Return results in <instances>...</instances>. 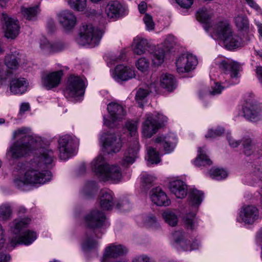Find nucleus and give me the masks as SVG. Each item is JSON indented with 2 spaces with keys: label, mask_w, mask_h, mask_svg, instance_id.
Instances as JSON below:
<instances>
[{
  "label": "nucleus",
  "mask_w": 262,
  "mask_h": 262,
  "mask_svg": "<svg viewBox=\"0 0 262 262\" xmlns=\"http://www.w3.org/2000/svg\"><path fill=\"white\" fill-rule=\"evenodd\" d=\"M31 222V219L28 217L18 218L13 221L10 225L11 236L8 244L9 249L12 250L18 245H30L37 239V234L35 231L30 229L23 230Z\"/></svg>",
  "instance_id": "nucleus-1"
},
{
  "label": "nucleus",
  "mask_w": 262,
  "mask_h": 262,
  "mask_svg": "<svg viewBox=\"0 0 262 262\" xmlns=\"http://www.w3.org/2000/svg\"><path fill=\"white\" fill-rule=\"evenodd\" d=\"M53 151L45 148L39 150L31 162V167L24 174V180H50L53 178L51 171H39L38 167L43 165L50 164L53 161Z\"/></svg>",
  "instance_id": "nucleus-2"
},
{
  "label": "nucleus",
  "mask_w": 262,
  "mask_h": 262,
  "mask_svg": "<svg viewBox=\"0 0 262 262\" xmlns=\"http://www.w3.org/2000/svg\"><path fill=\"white\" fill-rule=\"evenodd\" d=\"M30 129L27 128H21L13 133V139H21L22 141H17L14 142L7 151V155L12 159H18L28 154L32 148L27 143H23V141L29 139L30 137L29 135Z\"/></svg>",
  "instance_id": "nucleus-3"
},
{
  "label": "nucleus",
  "mask_w": 262,
  "mask_h": 262,
  "mask_svg": "<svg viewBox=\"0 0 262 262\" xmlns=\"http://www.w3.org/2000/svg\"><path fill=\"white\" fill-rule=\"evenodd\" d=\"M84 224L88 229L94 232L83 241L81 247L83 251H88L95 248L97 244V230L98 227V209L95 207L86 214L84 219Z\"/></svg>",
  "instance_id": "nucleus-4"
},
{
  "label": "nucleus",
  "mask_w": 262,
  "mask_h": 262,
  "mask_svg": "<svg viewBox=\"0 0 262 262\" xmlns=\"http://www.w3.org/2000/svg\"><path fill=\"white\" fill-rule=\"evenodd\" d=\"M154 47L145 38L137 37L134 40L133 50L135 54L140 55L147 52H152V61L156 66H159L164 61L165 51L163 49L157 48L154 51Z\"/></svg>",
  "instance_id": "nucleus-5"
},
{
  "label": "nucleus",
  "mask_w": 262,
  "mask_h": 262,
  "mask_svg": "<svg viewBox=\"0 0 262 262\" xmlns=\"http://www.w3.org/2000/svg\"><path fill=\"white\" fill-rule=\"evenodd\" d=\"M219 68L222 71L221 79H225V82L229 85L236 84L239 82V72L241 70L240 65L234 61L223 60L217 63Z\"/></svg>",
  "instance_id": "nucleus-6"
},
{
  "label": "nucleus",
  "mask_w": 262,
  "mask_h": 262,
  "mask_svg": "<svg viewBox=\"0 0 262 262\" xmlns=\"http://www.w3.org/2000/svg\"><path fill=\"white\" fill-rule=\"evenodd\" d=\"M85 88V82L83 79L72 75L68 78L64 95L67 98H77L84 95Z\"/></svg>",
  "instance_id": "nucleus-7"
},
{
  "label": "nucleus",
  "mask_w": 262,
  "mask_h": 262,
  "mask_svg": "<svg viewBox=\"0 0 262 262\" xmlns=\"http://www.w3.org/2000/svg\"><path fill=\"white\" fill-rule=\"evenodd\" d=\"M98 28L92 24H83L80 29L77 42L81 46L95 45L97 41Z\"/></svg>",
  "instance_id": "nucleus-8"
},
{
  "label": "nucleus",
  "mask_w": 262,
  "mask_h": 262,
  "mask_svg": "<svg viewBox=\"0 0 262 262\" xmlns=\"http://www.w3.org/2000/svg\"><path fill=\"white\" fill-rule=\"evenodd\" d=\"M110 119L104 118V124L108 127H113L117 122L122 120L126 115L124 106L117 102L110 103L107 105Z\"/></svg>",
  "instance_id": "nucleus-9"
},
{
  "label": "nucleus",
  "mask_w": 262,
  "mask_h": 262,
  "mask_svg": "<svg viewBox=\"0 0 262 262\" xmlns=\"http://www.w3.org/2000/svg\"><path fill=\"white\" fill-rule=\"evenodd\" d=\"M177 71L179 73H188L194 70L198 64L196 56L191 54H183L176 60Z\"/></svg>",
  "instance_id": "nucleus-10"
},
{
  "label": "nucleus",
  "mask_w": 262,
  "mask_h": 262,
  "mask_svg": "<svg viewBox=\"0 0 262 262\" xmlns=\"http://www.w3.org/2000/svg\"><path fill=\"white\" fill-rule=\"evenodd\" d=\"M101 140L102 151L108 154L119 152L122 146L120 137L115 134H104Z\"/></svg>",
  "instance_id": "nucleus-11"
},
{
  "label": "nucleus",
  "mask_w": 262,
  "mask_h": 262,
  "mask_svg": "<svg viewBox=\"0 0 262 262\" xmlns=\"http://www.w3.org/2000/svg\"><path fill=\"white\" fill-rule=\"evenodd\" d=\"M162 117L161 122L152 121V116L150 114H147L145 117V120L142 124V134L146 138H150L155 134L157 130L161 127L165 122H167V118L164 115H160Z\"/></svg>",
  "instance_id": "nucleus-12"
},
{
  "label": "nucleus",
  "mask_w": 262,
  "mask_h": 262,
  "mask_svg": "<svg viewBox=\"0 0 262 262\" xmlns=\"http://www.w3.org/2000/svg\"><path fill=\"white\" fill-rule=\"evenodd\" d=\"M210 31L212 37L222 40L227 35H229L233 31L232 27L228 20H223L216 22L207 29Z\"/></svg>",
  "instance_id": "nucleus-13"
},
{
  "label": "nucleus",
  "mask_w": 262,
  "mask_h": 262,
  "mask_svg": "<svg viewBox=\"0 0 262 262\" xmlns=\"http://www.w3.org/2000/svg\"><path fill=\"white\" fill-rule=\"evenodd\" d=\"M74 140L71 136L65 135L61 137L58 140L60 159L66 160L71 157L74 152Z\"/></svg>",
  "instance_id": "nucleus-14"
},
{
  "label": "nucleus",
  "mask_w": 262,
  "mask_h": 262,
  "mask_svg": "<svg viewBox=\"0 0 262 262\" xmlns=\"http://www.w3.org/2000/svg\"><path fill=\"white\" fill-rule=\"evenodd\" d=\"M2 20L5 37L11 39L15 38L19 33L20 27L18 20L5 14H3Z\"/></svg>",
  "instance_id": "nucleus-15"
},
{
  "label": "nucleus",
  "mask_w": 262,
  "mask_h": 262,
  "mask_svg": "<svg viewBox=\"0 0 262 262\" xmlns=\"http://www.w3.org/2000/svg\"><path fill=\"white\" fill-rule=\"evenodd\" d=\"M63 75L62 70L48 72L41 76L42 86L48 90L57 88L60 84Z\"/></svg>",
  "instance_id": "nucleus-16"
},
{
  "label": "nucleus",
  "mask_w": 262,
  "mask_h": 262,
  "mask_svg": "<svg viewBox=\"0 0 262 262\" xmlns=\"http://www.w3.org/2000/svg\"><path fill=\"white\" fill-rule=\"evenodd\" d=\"M173 238L174 242L178 246V248L182 250L187 251L196 250L199 248V243L197 240L193 241L190 244V241L185 239V232L182 231H177L173 233Z\"/></svg>",
  "instance_id": "nucleus-17"
},
{
  "label": "nucleus",
  "mask_w": 262,
  "mask_h": 262,
  "mask_svg": "<svg viewBox=\"0 0 262 262\" xmlns=\"http://www.w3.org/2000/svg\"><path fill=\"white\" fill-rule=\"evenodd\" d=\"M105 13L110 18H118L127 14V7L118 1L110 2L105 8Z\"/></svg>",
  "instance_id": "nucleus-18"
},
{
  "label": "nucleus",
  "mask_w": 262,
  "mask_h": 262,
  "mask_svg": "<svg viewBox=\"0 0 262 262\" xmlns=\"http://www.w3.org/2000/svg\"><path fill=\"white\" fill-rule=\"evenodd\" d=\"M58 20L66 31L73 29L77 24V18L73 12L69 10L60 12L57 15Z\"/></svg>",
  "instance_id": "nucleus-19"
},
{
  "label": "nucleus",
  "mask_w": 262,
  "mask_h": 262,
  "mask_svg": "<svg viewBox=\"0 0 262 262\" xmlns=\"http://www.w3.org/2000/svg\"><path fill=\"white\" fill-rule=\"evenodd\" d=\"M115 196L108 189H101L99 192V208L103 211L112 210L115 203Z\"/></svg>",
  "instance_id": "nucleus-20"
},
{
  "label": "nucleus",
  "mask_w": 262,
  "mask_h": 262,
  "mask_svg": "<svg viewBox=\"0 0 262 262\" xmlns=\"http://www.w3.org/2000/svg\"><path fill=\"white\" fill-rule=\"evenodd\" d=\"M135 77L136 71L133 68L120 64L115 69L114 78L118 81H127Z\"/></svg>",
  "instance_id": "nucleus-21"
},
{
  "label": "nucleus",
  "mask_w": 262,
  "mask_h": 262,
  "mask_svg": "<svg viewBox=\"0 0 262 262\" xmlns=\"http://www.w3.org/2000/svg\"><path fill=\"white\" fill-rule=\"evenodd\" d=\"M155 142L161 144L166 153H169L175 148L177 143V138L174 134L169 133L165 136H158L155 139Z\"/></svg>",
  "instance_id": "nucleus-22"
},
{
  "label": "nucleus",
  "mask_w": 262,
  "mask_h": 262,
  "mask_svg": "<svg viewBox=\"0 0 262 262\" xmlns=\"http://www.w3.org/2000/svg\"><path fill=\"white\" fill-rule=\"evenodd\" d=\"M242 111L244 117L248 120L256 122L261 119V110L256 105L246 103Z\"/></svg>",
  "instance_id": "nucleus-23"
},
{
  "label": "nucleus",
  "mask_w": 262,
  "mask_h": 262,
  "mask_svg": "<svg viewBox=\"0 0 262 262\" xmlns=\"http://www.w3.org/2000/svg\"><path fill=\"white\" fill-rule=\"evenodd\" d=\"M99 163L100 162L99 161ZM103 174L105 177L112 180H117L121 178L120 168L116 165H110L107 163H99V176Z\"/></svg>",
  "instance_id": "nucleus-24"
},
{
  "label": "nucleus",
  "mask_w": 262,
  "mask_h": 262,
  "mask_svg": "<svg viewBox=\"0 0 262 262\" xmlns=\"http://www.w3.org/2000/svg\"><path fill=\"white\" fill-rule=\"evenodd\" d=\"M240 216L243 222L251 224L259 218V212L255 206L247 205L243 207L240 213Z\"/></svg>",
  "instance_id": "nucleus-25"
},
{
  "label": "nucleus",
  "mask_w": 262,
  "mask_h": 262,
  "mask_svg": "<svg viewBox=\"0 0 262 262\" xmlns=\"http://www.w3.org/2000/svg\"><path fill=\"white\" fill-rule=\"evenodd\" d=\"M139 150V142L138 140H134L132 145L129 146L124 153L122 165L126 166L132 164L138 157Z\"/></svg>",
  "instance_id": "nucleus-26"
},
{
  "label": "nucleus",
  "mask_w": 262,
  "mask_h": 262,
  "mask_svg": "<svg viewBox=\"0 0 262 262\" xmlns=\"http://www.w3.org/2000/svg\"><path fill=\"white\" fill-rule=\"evenodd\" d=\"M150 198L152 202L159 206H167L170 204L166 194L159 187L153 188L151 192Z\"/></svg>",
  "instance_id": "nucleus-27"
},
{
  "label": "nucleus",
  "mask_w": 262,
  "mask_h": 262,
  "mask_svg": "<svg viewBox=\"0 0 262 262\" xmlns=\"http://www.w3.org/2000/svg\"><path fill=\"white\" fill-rule=\"evenodd\" d=\"M169 189L171 193L179 199L184 198L187 194V185L184 181H170Z\"/></svg>",
  "instance_id": "nucleus-28"
},
{
  "label": "nucleus",
  "mask_w": 262,
  "mask_h": 262,
  "mask_svg": "<svg viewBox=\"0 0 262 262\" xmlns=\"http://www.w3.org/2000/svg\"><path fill=\"white\" fill-rule=\"evenodd\" d=\"M28 82L24 78H15L10 82V90L14 94H21L27 91Z\"/></svg>",
  "instance_id": "nucleus-29"
},
{
  "label": "nucleus",
  "mask_w": 262,
  "mask_h": 262,
  "mask_svg": "<svg viewBox=\"0 0 262 262\" xmlns=\"http://www.w3.org/2000/svg\"><path fill=\"white\" fill-rule=\"evenodd\" d=\"M157 83L154 82L150 83L149 86H147L148 89L140 88L137 91L135 96V99L140 107H142L143 106L142 102L149 94V92L157 91Z\"/></svg>",
  "instance_id": "nucleus-30"
},
{
  "label": "nucleus",
  "mask_w": 262,
  "mask_h": 262,
  "mask_svg": "<svg viewBox=\"0 0 262 262\" xmlns=\"http://www.w3.org/2000/svg\"><path fill=\"white\" fill-rule=\"evenodd\" d=\"M221 40L223 41L225 47L229 50L238 48L242 43L241 38L235 34L233 30L232 31V33L230 35H227Z\"/></svg>",
  "instance_id": "nucleus-31"
},
{
  "label": "nucleus",
  "mask_w": 262,
  "mask_h": 262,
  "mask_svg": "<svg viewBox=\"0 0 262 262\" xmlns=\"http://www.w3.org/2000/svg\"><path fill=\"white\" fill-rule=\"evenodd\" d=\"M160 85L162 88L168 91H172L176 87V79L172 74H163L160 78Z\"/></svg>",
  "instance_id": "nucleus-32"
},
{
  "label": "nucleus",
  "mask_w": 262,
  "mask_h": 262,
  "mask_svg": "<svg viewBox=\"0 0 262 262\" xmlns=\"http://www.w3.org/2000/svg\"><path fill=\"white\" fill-rule=\"evenodd\" d=\"M46 181H14V185L22 191H29L45 185Z\"/></svg>",
  "instance_id": "nucleus-33"
},
{
  "label": "nucleus",
  "mask_w": 262,
  "mask_h": 262,
  "mask_svg": "<svg viewBox=\"0 0 262 262\" xmlns=\"http://www.w3.org/2000/svg\"><path fill=\"white\" fill-rule=\"evenodd\" d=\"M20 12L25 18L29 20H33L36 19L37 15L39 13V10L37 6L29 7L22 6Z\"/></svg>",
  "instance_id": "nucleus-34"
},
{
  "label": "nucleus",
  "mask_w": 262,
  "mask_h": 262,
  "mask_svg": "<svg viewBox=\"0 0 262 262\" xmlns=\"http://www.w3.org/2000/svg\"><path fill=\"white\" fill-rule=\"evenodd\" d=\"M204 198V193L195 188L190 189L189 199L192 206L198 207L201 204Z\"/></svg>",
  "instance_id": "nucleus-35"
},
{
  "label": "nucleus",
  "mask_w": 262,
  "mask_h": 262,
  "mask_svg": "<svg viewBox=\"0 0 262 262\" xmlns=\"http://www.w3.org/2000/svg\"><path fill=\"white\" fill-rule=\"evenodd\" d=\"M244 154L247 156H250L253 154L255 150V144L251 137L247 135L244 136L242 140Z\"/></svg>",
  "instance_id": "nucleus-36"
},
{
  "label": "nucleus",
  "mask_w": 262,
  "mask_h": 262,
  "mask_svg": "<svg viewBox=\"0 0 262 262\" xmlns=\"http://www.w3.org/2000/svg\"><path fill=\"white\" fill-rule=\"evenodd\" d=\"M235 24L239 30L247 32L249 29V21L248 17L244 14H239L235 17Z\"/></svg>",
  "instance_id": "nucleus-37"
},
{
  "label": "nucleus",
  "mask_w": 262,
  "mask_h": 262,
  "mask_svg": "<svg viewBox=\"0 0 262 262\" xmlns=\"http://www.w3.org/2000/svg\"><path fill=\"white\" fill-rule=\"evenodd\" d=\"M12 215V210L9 203L0 205V221L5 222L10 220Z\"/></svg>",
  "instance_id": "nucleus-38"
},
{
  "label": "nucleus",
  "mask_w": 262,
  "mask_h": 262,
  "mask_svg": "<svg viewBox=\"0 0 262 262\" xmlns=\"http://www.w3.org/2000/svg\"><path fill=\"white\" fill-rule=\"evenodd\" d=\"M199 155L194 161V164L196 166H205L207 165H210L212 164V161L205 154V151L201 147H199Z\"/></svg>",
  "instance_id": "nucleus-39"
},
{
  "label": "nucleus",
  "mask_w": 262,
  "mask_h": 262,
  "mask_svg": "<svg viewBox=\"0 0 262 262\" xmlns=\"http://www.w3.org/2000/svg\"><path fill=\"white\" fill-rule=\"evenodd\" d=\"M212 16L213 13L212 11L208 10L206 8H203L200 9L196 14L198 20L205 24L206 25L210 23Z\"/></svg>",
  "instance_id": "nucleus-40"
},
{
  "label": "nucleus",
  "mask_w": 262,
  "mask_h": 262,
  "mask_svg": "<svg viewBox=\"0 0 262 262\" xmlns=\"http://www.w3.org/2000/svg\"><path fill=\"white\" fill-rule=\"evenodd\" d=\"M68 4L75 11L82 12L86 8L87 0H69Z\"/></svg>",
  "instance_id": "nucleus-41"
},
{
  "label": "nucleus",
  "mask_w": 262,
  "mask_h": 262,
  "mask_svg": "<svg viewBox=\"0 0 262 262\" xmlns=\"http://www.w3.org/2000/svg\"><path fill=\"white\" fill-rule=\"evenodd\" d=\"M209 174L212 179H226L228 172L224 168L214 167L211 168Z\"/></svg>",
  "instance_id": "nucleus-42"
},
{
  "label": "nucleus",
  "mask_w": 262,
  "mask_h": 262,
  "mask_svg": "<svg viewBox=\"0 0 262 262\" xmlns=\"http://www.w3.org/2000/svg\"><path fill=\"white\" fill-rule=\"evenodd\" d=\"M162 217L165 222L171 226H175L178 223V217L176 214L170 210H166L162 213Z\"/></svg>",
  "instance_id": "nucleus-43"
},
{
  "label": "nucleus",
  "mask_w": 262,
  "mask_h": 262,
  "mask_svg": "<svg viewBox=\"0 0 262 262\" xmlns=\"http://www.w3.org/2000/svg\"><path fill=\"white\" fill-rule=\"evenodd\" d=\"M4 63L6 66L11 70H16L19 64L15 56L11 54H8L5 57Z\"/></svg>",
  "instance_id": "nucleus-44"
},
{
  "label": "nucleus",
  "mask_w": 262,
  "mask_h": 262,
  "mask_svg": "<svg viewBox=\"0 0 262 262\" xmlns=\"http://www.w3.org/2000/svg\"><path fill=\"white\" fill-rule=\"evenodd\" d=\"M139 122L137 120H128L125 123V127L132 137H135L137 140L136 136L138 135V126Z\"/></svg>",
  "instance_id": "nucleus-45"
},
{
  "label": "nucleus",
  "mask_w": 262,
  "mask_h": 262,
  "mask_svg": "<svg viewBox=\"0 0 262 262\" xmlns=\"http://www.w3.org/2000/svg\"><path fill=\"white\" fill-rule=\"evenodd\" d=\"M184 221L187 227L191 230L194 229L197 226L198 222L195 213H189L186 214Z\"/></svg>",
  "instance_id": "nucleus-46"
},
{
  "label": "nucleus",
  "mask_w": 262,
  "mask_h": 262,
  "mask_svg": "<svg viewBox=\"0 0 262 262\" xmlns=\"http://www.w3.org/2000/svg\"><path fill=\"white\" fill-rule=\"evenodd\" d=\"M150 62L149 60L145 57H141L138 59L135 62L136 68L141 72L147 71L149 67Z\"/></svg>",
  "instance_id": "nucleus-47"
},
{
  "label": "nucleus",
  "mask_w": 262,
  "mask_h": 262,
  "mask_svg": "<svg viewBox=\"0 0 262 262\" xmlns=\"http://www.w3.org/2000/svg\"><path fill=\"white\" fill-rule=\"evenodd\" d=\"M147 154L148 156V160L151 163L157 164L160 162V157L158 152L151 147H148L147 149Z\"/></svg>",
  "instance_id": "nucleus-48"
},
{
  "label": "nucleus",
  "mask_w": 262,
  "mask_h": 262,
  "mask_svg": "<svg viewBox=\"0 0 262 262\" xmlns=\"http://www.w3.org/2000/svg\"><path fill=\"white\" fill-rule=\"evenodd\" d=\"M66 48V45L61 41L51 42V54L61 52Z\"/></svg>",
  "instance_id": "nucleus-49"
},
{
  "label": "nucleus",
  "mask_w": 262,
  "mask_h": 262,
  "mask_svg": "<svg viewBox=\"0 0 262 262\" xmlns=\"http://www.w3.org/2000/svg\"><path fill=\"white\" fill-rule=\"evenodd\" d=\"M224 133V129L223 127H217L215 129H209L205 135L206 138H214L221 136Z\"/></svg>",
  "instance_id": "nucleus-50"
},
{
  "label": "nucleus",
  "mask_w": 262,
  "mask_h": 262,
  "mask_svg": "<svg viewBox=\"0 0 262 262\" xmlns=\"http://www.w3.org/2000/svg\"><path fill=\"white\" fill-rule=\"evenodd\" d=\"M39 47L42 52L46 54H51V42H49L46 38L40 40Z\"/></svg>",
  "instance_id": "nucleus-51"
},
{
  "label": "nucleus",
  "mask_w": 262,
  "mask_h": 262,
  "mask_svg": "<svg viewBox=\"0 0 262 262\" xmlns=\"http://www.w3.org/2000/svg\"><path fill=\"white\" fill-rule=\"evenodd\" d=\"M143 21L147 30L151 31L154 29L155 23L151 15L148 14H145L143 18Z\"/></svg>",
  "instance_id": "nucleus-52"
},
{
  "label": "nucleus",
  "mask_w": 262,
  "mask_h": 262,
  "mask_svg": "<svg viewBox=\"0 0 262 262\" xmlns=\"http://www.w3.org/2000/svg\"><path fill=\"white\" fill-rule=\"evenodd\" d=\"M12 73L8 71H4L0 73V84L5 85L8 80L12 77Z\"/></svg>",
  "instance_id": "nucleus-53"
},
{
  "label": "nucleus",
  "mask_w": 262,
  "mask_h": 262,
  "mask_svg": "<svg viewBox=\"0 0 262 262\" xmlns=\"http://www.w3.org/2000/svg\"><path fill=\"white\" fill-rule=\"evenodd\" d=\"M116 207L118 209L123 211L129 210L130 208V204L127 200L118 201L116 204Z\"/></svg>",
  "instance_id": "nucleus-54"
},
{
  "label": "nucleus",
  "mask_w": 262,
  "mask_h": 262,
  "mask_svg": "<svg viewBox=\"0 0 262 262\" xmlns=\"http://www.w3.org/2000/svg\"><path fill=\"white\" fill-rule=\"evenodd\" d=\"M225 87L222 86L220 82H215V85L212 87L210 94L211 95H219L221 93L222 91L224 89Z\"/></svg>",
  "instance_id": "nucleus-55"
},
{
  "label": "nucleus",
  "mask_w": 262,
  "mask_h": 262,
  "mask_svg": "<svg viewBox=\"0 0 262 262\" xmlns=\"http://www.w3.org/2000/svg\"><path fill=\"white\" fill-rule=\"evenodd\" d=\"M99 229H105L109 226L106 216L104 213L99 212Z\"/></svg>",
  "instance_id": "nucleus-56"
},
{
  "label": "nucleus",
  "mask_w": 262,
  "mask_h": 262,
  "mask_svg": "<svg viewBox=\"0 0 262 262\" xmlns=\"http://www.w3.org/2000/svg\"><path fill=\"white\" fill-rule=\"evenodd\" d=\"M175 43V38L173 35H168L164 41V46L167 48H170Z\"/></svg>",
  "instance_id": "nucleus-57"
},
{
  "label": "nucleus",
  "mask_w": 262,
  "mask_h": 262,
  "mask_svg": "<svg viewBox=\"0 0 262 262\" xmlns=\"http://www.w3.org/2000/svg\"><path fill=\"white\" fill-rule=\"evenodd\" d=\"M90 168L92 172L96 175L98 173V158L97 157L90 163Z\"/></svg>",
  "instance_id": "nucleus-58"
},
{
  "label": "nucleus",
  "mask_w": 262,
  "mask_h": 262,
  "mask_svg": "<svg viewBox=\"0 0 262 262\" xmlns=\"http://www.w3.org/2000/svg\"><path fill=\"white\" fill-rule=\"evenodd\" d=\"M177 4L181 7L188 8L192 5L193 0H176Z\"/></svg>",
  "instance_id": "nucleus-59"
},
{
  "label": "nucleus",
  "mask_w": 262,
  "mask_h": 262,
  "mask_svg": "<svg viewBox=\"0 0 262 262\" xmlns=\"http://www.w3.org/2000/svg\"><path fill=\"white\" fill-rule=\"evenodd\" d=\"M133 262H151V260L146 255H142L136 257Z\"/></svg>",
  "instance_id": "nucleus-60"
},
{
  "label": "nucleus",
  "mask_w": 262,
  "mask_h": 262,
  "mask_svg": "<svg viewBox=\"0 0 262 262\" xmlns=\"http://www.w3.org/2000/svg\"><path fill=\"white\" fill-rule=\"evenodd\" d=\"M227 140L229 145L233 147H236L239 145L240 142L234 140L231 136L227 135Z\"/></svg>",
  "instance_id": "nucleus-61"
},
{
  "label": "nucleus",
  "mask_w": 262,
  "mask_h": 262,
  "mask_svg": "<svg viewBox=\"0 0 262 262\" xmlns=\"http://www.w3.org/2000/svg\"><path fill=\"white\" fill-rule=\"evenodd\" d=\"M10 256L7 253L0 252V262H9Z\"/></svg>",
  "instance_id": "nucleus-62"
},
{
  "label": "nucleus",
  "mask_w": 262,
  "mask_h": 262,
  "mask_svg": "<svg viewBox=\"0 0 262 262\" xmlns=\"http://www.w3.org/2000/svg\"><path fill=\"white\" fill-rule=\"evenodd\" d=\"M256 74L259 82L262 84V67L258 66L256 68Z\"/></svg>",
  "instance_id": "nucleus-63"
},
{
  "label": "nucleus",
  "mask_w": 262,
  "mask_h": 262,
  "mask_svg": "<svg viewBox=\"0 0 262 262\" xmlns=\"http://www.w3.org/2000/svg\"><path fill=\"white\" fill-rule=\"evenodd\" d=\"M29 107L30 106L28 103H23L20 106L19 113L20 114H24L29 109Z\"/></svg>",
  "instance_id": "nucleus-64"
}]
</instances>
